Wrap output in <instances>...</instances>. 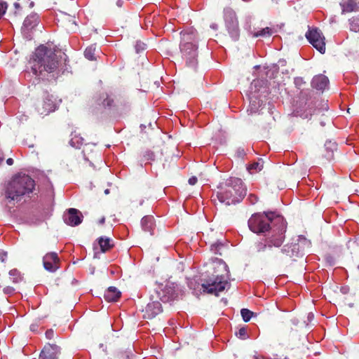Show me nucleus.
<instances>
[{
	"instance_id": "f257e3e1",
	"label": "nucleus",
	"mask_w": 359,
	"mask_h": 359,
	"mask_svg": "<svg viewBox=\"0 0 359 359\" xmlns=\"http://www.w3.org/2000/svg\"><path fill=\"white\" fill-rule=\"evenodd\" d=\"M250 229L264 238L255 243L253 251L262 258H273L274 248H280L285 239L287 223L284 218L273 212L256 213L248 220Z\"/></svg>"
},
{
	"instance_id": "f03ea898",
	"label": "nucleus",
	"mask_w": 359,
	"mask_h": 359,
	"mask_svg": "<svg viewBox=\"0 0 359 359\" xmlns=\"http://www.w3.org/2000/svg\"><path fill=\"white\" fill-rule=\"evenodd\" d=\"M67 59V55L61 50L41 44L33 53L30 63L33 73L42 75L44 72L57 73Z\"/></svg>"
},
{
	"instance_id": "7ed1b4c3",
	"label": "nucleus",
	"mask_w": 359,
	"mask_h": 359,
	"mask_svg": "<svg viewBox=\"0 0 359 359\" xmlns=\"http://www.w3.org/2000/svg\"><path fill=\"white\" fill-rule=\"evenodd\" d=\"M35 181L28 175L17 174L8 182L5 191L6 198L20 201L23 197H29L35 189Z\"/></svg>"
},
{
	"instance_id": "20e7f679",
	"label": "nucleus",
	"mask_w": 359,
	"mask_h": 359,
	"mask_svg": "<svg viewBox=\"0 0 359 359\" xmlns=\"http://www.w3.org/2000/svg\"><path fill=\"white\" fill-rule=\"evenodd\" d=\"M246 191L241 179L231 177L221 185L216 196L219 202L230 205L240 203L246 195Z\"/></svg>"
},
{
	"instance_id": "39448f33",
	"label": "nucleus",
	"mask_w": 359,
	"mask_h": 359,
	"mask_svg": "<svg viewBox=\"0 0 359 359\" xmlns=\"http://www.w3.org/2000/svg\"><path fill=\"white\" fill-rule=\"evenodd\" d=\"M34 108L39 114L46 116L56 109L57 104L52 95L43 91L41 97L35 102Z\"/></svg>"
},
{
	"instance_id": "423d86ee",
	"label": "nucleus",
	"mask_w": 359,
	"mask_h": 359,
	"mask_svg": "<svg viewBox=\"0 0 359 359\" xmlns=\"http://www.w3.org/2000/svg\"><path fill=\"white\" fill-rule=\"evenodd\" d=\"M308 41L320 53H325V37L322 31L316 27H309L305 34Z\"/></svg>"
},
{
	"instance_id": "0eeeda50",
	"label": "nucleus",
	"mask_w": 359,
	"mask_h": 359,
	"mask_svg": "<svg viewBox=\"0 0 359 359\" xmlns=\"http://www.w3.org/2000/svg\"><path fill=\"white\" fill-rule=\"evenodd\" d=\"M182 58L185 60L186 66L196 69L198 65V45L180 43Z\"/></svg>"
},
{
	"instance_id": "6e6552de",
	"label": "nucleus",
	"mask_w": 359,
	"mask_h": 359,
	"mask_svg": "<svg viewBox=\"0 0 359 359\" xmlns=\"http://www.w3.org/2000/svg\"><path fill=\"white\" fill-rule=\"evenodd\" d=\"M228 284L229 281L207 276L201 286L203 292L218 296L219 292L225 290Z\"/></svg>"
},
{
	"instance_id": "1a4fd4ad",
	"label": "nucleus",
	"mask_w": 359,
	"mask_h": 359,
	"mask_svg": "<svg viewBox=\"0 0 359 359\" xmlns=\"http://www.w3.org/2000/svg\"><path fill=\"white\" fill-rule=\"evenodd\" d=\"M209 276L222 279L228 281L230 278L228 265L220 259H217L212 262L210 266V271H207Z\"/></svg>"
},
{
	"instance_id": "9d476101",
	"label": "nucleus",
	"mask_w": 359,
	"mask_h": 359,
	"mask_svg": "<svg viewBox=\"0 0 359 359\" xmlns=\"http://www.w3.org/2000/svg\"><path fill=\"white\" fill-rule=\"evenodd\" d=\"M278 248H274L277 252V255L273 258H263L266 260L269 261H279L283 262L285 258H292L294 257H298L299 246L297 243H290L285 245L280 250Z\"/></svg>"
},
{
	"instance_id": "9b49d317",
	"label": "nucleus",
	"mask_w": 359,
	"mask_h": 359,
	"mask_svg": "<svg viewBox=\"0 0 359 359\" xmlns=\"http://www.w3.org/2000/svg\"><path fill=\"white\" fill-rule=\"evenodd\" d=\"M156 292L157 297L163 302L174 301L178 297L177 286L174 284H167L163 287H159Z\"/></svg>"
},
{
	"instance_id": "f8f14e48",
	"label": "nucleus",
	"mask_w": 359,
	"mask_h": 359,
	"mask_svg": "<svg viewBox=\"0 0 359 359\" xmlns=\"http://www.w3.org/2000/svg\"><path fill=\"white\" fill-rule=\"evenodd\" d=\"M60 260L56 252H48L43 257L44 269L49 272H55L60 268Z\"/></svg>"
},
{
	"instance_id": "ddd939ff",
	"label": "nucleus",
	"mask_w": 359,
	"mask_h": 359,
	"mask_svg": "<svg viewBox=\"0 0 359 359\" xmlns=\"http://www.w3.org/2000/svg\"><path fill=\"white\" fill-rule=\"evenodd\" d=\"M83 215L81 212L75 208H69L67 213L64 215L65 222L69 226H78L82 222Z\"/></svg>"
},
{
	"instance_id": "4468645a",
	"label": "nucleus",
	"mask_w": 359,
	"mask_h": 359,
	"mask_svg": "<svg viewBox=\"0 0 359 359\" xmlns=\"http://www.w3.org/2000/svg\"><path fill=\"white\" fill-rule=\"evenodd\" d=\"M60 348L55 344H47L41 351L39 359H58Z\"/></svg>"
},
{
	"instance_id": "2eb2a0df",
	"label": "nucleus",
	"mask_w": 359,
	"mask_h": 359,
	"mask_svg": "<svg viewBox=\"0 0 359 359\" xmlns=\"http://www.w3.org/2000/svg\"><path fill=\"white\" fill-rule=\"evenodd\" d=\"M181 43L189 45H198L197 32L193 27H188L180 32Z\"/></svg>"
},
{
	"instance_id": "dca6fc26",
	"label": "nucleus",
	"mask_w": 359,
	"mask_h": 359,
	"mask_svg": "<svg viewBox=\"0 0 359 359\" xmlns=\"http://www.w3.org/2000/svg\"><path fill=\"white\" fill-rule=\"evenodd\" d=\"M161 312V304L158 300H154L147 304L144 317L148 319H152Z\"/></svg>"
},
{
	"instance_id": "f3484780",
	"label": "nucleus",
	"mask_w": 359,
	"mask_h": 359,
	"mask_svg": "<svg viewBox=\"0 0 359 359\" xmlns=\"http://www.w3.org/2000/svg\"><path fill=\"white\" fill-rule=\"evenodd\" d=\"M341 13L356 12L359 10V0H344L340 3Z\"/></svg>"
},
{
	"instance_id": "a211bd4d",
	"label": "nucleus",
	"mask_w": 359,
	"mask_h": 359,
	"mask_svg": "<svg viewBox=\"0 0 359 359\" xmlns=\"http://www.w3.org/2000/svg\"><path fill=\"white\" fill-rule=\"evenodd\" d=\"M329 83L328 78L323 74L315 76L311 81V86L313 88L317 90H324Z\"/></svg>"
},
{
	"instance_id": "6ab92c4d",
	"label": "nucleus",
	"mask_w": 359,
	"mask_h": 359,
	"mask_svg": "<svg viewBox=\"0 0 359 359\" xmlns=\"http://www.w3.org/2000/svg\"><path fill=\"white\" fill-rule=\"evenodd\" d=\"M121 297V292L115 287H109L104 292V298L106 301L116 302Z\"/></svg>"
},
{
	"instance_id": "aec40b11",
	"label": "nucleus",
	"mask_w": 359,
	"mask_h": 359,
	"mask_svg": "<svg viewBox=\"0 0 359 359\" xmlns=\"http://www.w3.org/2000/svg\"><path fill=\"white\" fill-rule=\"evenodd\" d=\"M141 224L144 231L149 232L151 235L153 234L155 224L152 216H144L141 220Z\"/></svg>"
},
{
	"instance_id": "412c9836",
	"label": "nucleus",
	"mask_w": 359,
	"mask_h": 359,
	"mask_svg": "<svg viewBox=\"0 0 359 359\" xmlns=\"http://www.w3.org/2000/svg\"><path fill=\"white\" fill-rule=\"evenodd\" d=\"M97 241L100 247V250L102 252H106L114 247L112 241L109 238L101 236L99 238H97Z\"/></svg>"
},
{
	"instance_id": "4be33fe9",
	"label": "nucleus",
	"mask_w": 359,
	"mask_h": 359,
	"mask_svg": "<svg viewBox=\"0 0 359 359\" xmlns=\"http://www.w3.org/2000/svg\"><path fill=\"white\" fill-rule=\"evenodd\" d=\"M71 137L70 144L74 147H79L85 142L84 138L76 131L71 134Z\"/></svg>"
},
{
	"instance_id": "5701e85b",
	"label": "nucleus",
	"mask_w": 359,
	"mask_h": 359,
	"mask_svg": "<svg viewBox=\"0 0 359 359\" xmlns=\"http://www.w3.org/2000/svg\"><path fill=\"white\" fill-rule=\"evenodd\" d=\"M253 37H266L270 36L273 33V31L271 28L266 27L264 28H262L258 31H250Z\"/></svg>"
},
{
	"instance_id": "b1692460",
	"label": "nucleus",
	"mask_w": 359,
	"mask_h": 359,
	"mask_svg": "<svg viewBox=\"0 0 359 359\" xmlns=\"http://www.w3.org/2000/svg\"><path fill=\"white\" fill-rule=\"evenodd\" d=\"M227 29L231 37L233 40H237L239 36V28L238 24H227Z\"/></svg>"
},
{
	"instance_id": "393cba45",
	"label": "nucleus",
	"mask_w": 359,
	"mask_h": 359,
	"mask_svg": "<svg viewBox=\"0 0 359 359\" xmlns=\"http://www.w3.org/2000/svg\"><path fill=\"white\" fill-rule=\"evenodd\" d=\"M96 52V46L90 45L87 47L84 51L85 57L89 60H95L96 57L95 56Z\"/></svg>"
},
{
	"instance_id": "a878e982",
	"label": "nucleus",
	"mask_w": 359,
	"mask_h": 359,
	"mask_svg": "<svg viewBox=\"0 0 359 359\" xmlns=\"http://www.w3.org/2000/svg\"><path fill=\"white\" fill-rule=\"evenodd\" d=\"M264 168V161L262 160H259L257 162H253L248 167V170L251 172H257L261 171Z\"/></svg>"
},
{
	"instance_id": "bb28decb",
	"label": "nucleus",
	"mask_w": 359,
	"mask_h": 359,
	"mask_svg": "<svg viewBox=\"0 0 359 359\" xmlns=\"http://www.w3.org/2000/svg\"><path fill=\"white\" fill-rule=\"evenodd\" d=\"M224 13V20L226 21V22H233L235 20H237L235 12L231 8H225Z\"/></svg>"
},
{
	"instance_id": "cd10ccee",
	"label": "nucleus",
	"mask_w": 359,
	"mask_h": 359,
	"mask_svg": "<svg viewBox=\"0 0 359 359\" xmlns=\"http://www.w3.org/2000/svg\"><path fill=\"white\" fill-rule=\"evenodd\" d=\"M10 279L14 283H19L22 280L20 273L17 269H12L9 271Z\"/></svg>"
},
{
	"instance_id": "c85d7f7f",
	"label": "nucleus",
	"mask_w": 359,
	"mask_h": 359,
	"mask_svg": "<svg viewBox=\"0 0 359 359\" xmlns=\"http://www.w3.org/2000/svg\"><path fill=\"white\" fill-rule=\"evenodd\" d=\"M241 314L243 318V320L245 322H248L253 316L254 313L248 309H242L241 311Z\"/></svg>"
},
{
	"instance_id": "c756f323",
	"label": "nucleus",
	"mask_w": 359,
	"mask_h": 359,
	"mask_svg": "<svg viewBox=\"0 0 359 359\" xmlns=\"http://www.w3.org/2000/svg\"><path fill=\"white\" fill-rule=\"evenodd\" d=\"M224 247V244L220 242H217L211 245V250L213 251L215 254H219L222 255V252L220 250Z\"/></svg>"
},
{
	"instance_id": "7c9ffc66",
	"label": "nucleus",
	"mask_w": 359,
	"mask_h": 359,
	"mask_svg": "<svg viewBox=\"0 0 359 359\" xmlns=\"http://www.w3.org/2000/svg\"><path fill=\"white\" fill-rule=\"evenodd\" d=\"M114 103V100L110 97L108 95H105V97L103 100L102 104L104 107H111Z\"/></svg>"
},
{
	"instance_id": "2f4dec72",
	"label": "nucleus",
	"mask_w": 359,
	"mask_h": 359,
	"mask_svg": "<svg viewBox=\"0 0 359 359\" xmlns=\"http://www.w3.org/2000/svg\"><path fill=\"white\" fill-rule=\"evenodd\" d=\"M39 20V17L36 13L31 14L27 16L24 22H34Z\"/></svg>"
},
{
	"instance_id": "473e14b6",
	"label": "nucleus",
	"mask_w": 359,
	"mask_h": 359,
	"mask_svg": "<svg viewBox=\"0 0 359 359\" xmlns=\"http://www.w3.org/2000/svg\"><path fill=\"white\" fill-rule=\"evenodd\" d=\"M8 8L7 3L0 0V19L5 14Z\"/></svg>"
},
{
	"instance_id": "72a5a7b5",
	"label": "nucleus",
	"mask_w": 359,
	"mask_h": 359,
	"mask_svg": "<svg viewBox=\"0 0 359 359\" xmlns=\"http://www.w3.org/2000/svg\"><path fill=\"white\" fill-rule=\"evenodd\" d=\"M154 153L151 151H147L144 152L143 157L144 160L147 161H154Z\"/></svg>"
},
{
	"instance_id": "f704fd0d",
	"label": "nucleus",
	"mask_w": 359,
	"mask_h": 359,
	"mask_svg": "<svg viewBox=\"0 0 359 359\" xmlns=\"http://www.w3.org/2000/svg\"><path fill=\"white\" fill-rule=\"evenodd\" d=\"M240 338L245 339L247 338V330L245 327H241L236 334Z\"/></svg>"
},
{
	"instance_id": "c9c22d12",
	"label": "nucleus",
	"mask_w": 359,
	"mask_h": 359,
	"mask_svg": "<svg viewBox=\"0 0 359 359\" xmlns=\"http://www.w3.org/2000/svg\"><path fill=\"white\" fill-rule=\"evenodd\" d=\"M145 43L141 42V41H137L135 44V50L137 53H140V51L145 49Z\"/></svg>"
},
{
	"instance_id": "e433bc0d",
	"label": "nucleus",
	"mask_w": 359,
	"mask_h": 359,
	"mask_svg": "<svg viewBox=\"0 0 359 359\" xmlns=\"http://www.w3.org/2000/svg\"><path fill=\"white\" fill-rule=\"evenodd\" d=\"M248 199L250 200V201L252 204L256 203L257 202V201H258L257 196L254 195V194H250L249 196H248Z\"/></svg>"
},
{
	"instance_id": "4c0bfd02",
	"label": "nucleus",
	"mask_w": 359,
	"mask_h": 359,
	"mask_svg": "<svg viewBox=\"0 0 359 359\" xmlns=\"http://www.w3.org/2000/svg\"><path fill=\"white\" fill-rule=\"evenodd\" d=\"M14 290V288L10 286H7L4 288V292L7 294L13 293Z\"/></svg>"
},
{
	"instance_id": "58836bf2",
	"label": "nucleus",
	"mask_w": 359,
	"mask_h": 359,
	"mask_svg": "<svg viewBox=\"0 0 359 359\" xmlns=\"http://www.w3.org/2000/svg\"><path fill=\"white\" fill-rule=\"evenodd\" d=\"M350 29L354 32H359V24H350Z\"/></svg>"
},
{
	"instance_id": "ea45409f",
	"label": "nucleus",
	"mask_w": 359,
	"mask_h": 359,
	"mask_svg": "<svg viewBox=\"0 0 359 359\" xmlns=\"http://www.w3.org/2000/svg\"><path fill=\"white\" fill-rule=\"evenodd\" d=\"M198 180L196 177H191L189 179V183L191 185H194L196 184Z\"/></svg>"
},
{
	"instance_id": "a19ab883",
	"label": "nucleus",
	"mask_w": 359,
	"mask_h": 359,
	"mask_svg": "<svg viewBox=\"0 0 359 359\" xmlns=\"http://www.w3.org/2000/svg\"><path fill=\"white\" fill-rule=\"evenodd\" d=\"M53 330H48L46 332V336L48 339H51L53 337Z\"/></svg>"
},
{
	"instance_id": "79ce46f5",
	"label": "nucleus",
	"mask_w": 359,
	"mask_h": 359,
	"mask_svg": "<svg viewBox=\"0 0 359 359\" xmlns=\"http://www.w3.org/2000/svg\"><path fill=\"white\" fill-rule=\"evenodd\" d=\"M333 149H332L331 151H328L325 154V157L329 160L332 159L333 158Z\"/></svg>"
},
{
	"instance_id": "37998d69",
	"label": "nucleus",
	"mask_w": 359,
	"mask_h": 359,
	"mask_svg": "<svg viewBox=\"0 0 359 359\" xmlns=\"http://www.w3.org/2000/svg\"><path fill=\"white\" fill-rule=\"evenodd\" d=\"M329 145H330L332 147H334V149H336L337 147V145L334 143H332L331 142H330L329 143L325 144V149H328Z\"/></svg>"
},
{
	"instance_id": "c03bdc74",
	"label": "nucleus",
	"mask_w": 359,
	"mask_h": 359,
	"mask_svg": "<svg viewBox=\"0 0 359 359\" xmlns=\"http://www.w3.org/2000/svg\"><path fill=\"white\" fill-rule=\"evenodd\" d=\"M6 257V252H0V260L1 262H4V258Z\"/></svg>"
},
{
	"instance_id": "a18cd8bd",
	"label": "nucleus",
	"mask_w": 359,
	"mask_h": 359,
	"mask_svg": "<svg viewBox=\"0 0 359 359\" xmlns=\"http://www.w3.org/2000/svg\"><path fill=\"white\" fill-rule=\"evenodd\" d=\"M6 163H7V164H8V165H12L13 164V163H14V161H13V158H8V159L6 160Z\"/></svg>"
},
{
	"instance_id": "49530a36",
	"label": "nucleus",
	"mask_w": 359,
	"mask_h": 359,
	"mask_svg": "<svg viewBox=\"0 0 359 359\" xmlns=\"http://www.w3.org/2000/svg\"><path fill=\"white\" fill-rule=\"evenodd\" d=\"M123 3V0H118L116 4L118 7H121L122 6Z\"/></svg>"
},
{
	"instance_id": "de8ad7c7",
	"label": "nucleus",
	"mask_w": 359,
	"mask_h": 359,
	"mask_svg": "<svg viewBox=\"0 0 359 359\" xmlns=\"http://www.w3.org/2000/svg\"><path fill=\"white\" fill-rule=\"evenodd\" d=\"M105 222V218L104 217H102L100 220H99V224H103Z\"/></svg>"
},
{
	"instance_id": "09e8293b",
	"label": "nucleus",
	"mask_w": 359,
	"mask_h": 359,
	"mask_svg": "<svg viewBox=\"0 0 359 359\" xmlns=\"http://www.w3.org/2000/svg\"><path fill=\"white\" fill-rule=\"evenodd\" d=\"M299 81H302V79H295L296 85H299Z\"/></svg>"
},
{
	"instance_id": "8fccbe9b",
	"label": "nucleus",
	"mask_w": 359,
	"mask_h": 359,
	"mask_svg": "<svg viewBox=\"0 0 359 359\" xmlns=\"http://www.w3.org/2000/svg\"><path fill=\"white\" fill-rule=\"evenodd\" d=\"M211 27L213 29H216V25L215 24H213Z\"/></svg>"
},
{
	"instance_id": "3c124183",
	"label": "nucleus",
	"mask_w": 359,
	"mask_h": 359,
	"mask_svg": "<svg viewBox=\"0 0 359 359\" xmlns=\"http://www.w3.org/2000/svg\"><path fill=\"white\" fill-rule=\"evenodd\" d=\"M4 158H0V164L4 161Z\"/></svg>"
},
{
	"instance_id": "603ef678",
	"label": "nucleus",
	"mask_w": 359,
	"mask_h": 359,
	"mask_svg": "<svg viewBox=\"0 0 359 359\" xmlns=\"http://www.w3.org/2000/svg\"><path fill=\"white\" fill-rule=\"evenodd\" d=\"M104 192H105V194H108V193H109V190H108V189H107V190H105V191H104Z\"/></svg>"
}]
</instances>
